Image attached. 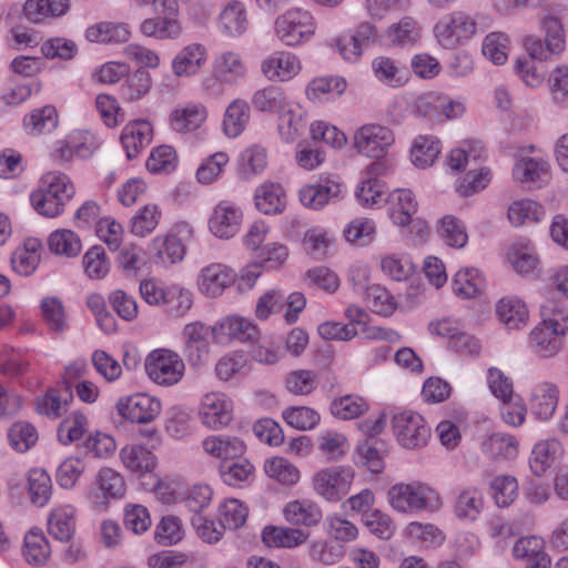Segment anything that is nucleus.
Wrapping results in <instances>:
<instances>
[{
	"label": "nucleus",
	"instance_id": "56",
	"mask_svg": "<svg viewBox=\"0 0 568 568\" xmlns=\"http://www.w3.org/2000/svg\"><path fill=\"white\" fill-rule=\"evenodd\" d=\"M85 274L92 280H101L110 271V262L100 245L90 247L82 257Z\"/></svg>",
	"mask_w": 568,
	"mask_h": 568
},
{
	"label": "nucleus",
	"instance_id": "48",
	"mask_svg": "<svg viewBox=\"0 0 568 568\" xmlns=\"http://www.w3.org/2000/svg\"><path fill=\"white\" fill-rule=\"evenodd\" d=\"M484 508V498L480 490L474 487L463 489L455 503V514L458 518L474 520Z\"/></svg>",
	"mask_w": 568,
	"mask_h": 568
},
{
	"label": "nucleus",
	"instance_id": "63",
	"mask_svg": "<svg viewBox=\"0 0 568 568\" xmlns=\"http://www.w3.org/2000/svg\"><path fill=\"white\" fill-rule=\"evenodd\" d=\"M541 29L545 32L547 50L556 54L561 53L565 50L566 41L560 19L555 16H546L541 20Z\"/></svg>",
	"mask_w": 568,
	"mask_h": 568
},
{
	"label": "nucleus",
	"instance_id": "14",
	"mask_svg": "<svg viewBox=\"0 0 568 568\" xmlns=\"http://www.w3.org/2000/svg\"><path fill=\"white\" fill-rule=\"evenodd\" d=\"M212 335L220 344H227L233 339L252 342L257 338L258 329L250 320L232 315L216 323L212 328Z\"/></svg>",
	"mask_w": 568,
	"mask_h": 568
},
{
	"label": "nucleus",
	"instance_id": "4",
	"mask_svg": "<svg viewBox=\"0 0 568 568\" xmlns=\"http://www.w3.org/2000/svg\"><path fill=\"white\" fill-rule=\"evenodd\" d=\"M145 369L150 379L155 384L172 386L184 376L185 364L176 352L159 348L149 354Z\"/></svg>",
	"mask_w": 568,
	"mask_h": 568
},
{
	"label": "nucleus",
	"instance_id": "30",
	"mask_svg": "<svg viewBox=\"0 0 568 568\" xmlns=\"http://www.w3.org/2000/svg\"><path fill=\"white\" fill-rule=\"evenodd\" d=\"M140 31L143 36L156 40H175L182 33V26L176 18L155 16L144 19Z\"/></svg>",
	"mask_w": 568,
	"mask_h": 568
},
{
	"label": "nucleus",
	"instance_id": "39",
	"mask_svg": "<svg viewBox=\"0 0 568 568\" xmlns=\"http://www.w3.org/2000/svg\"><path fill=\"white\" fill-rule=\"evenodd\" d=\"M285 205V192L278 184H263L255 192V206L264 214L281 213Z\"/></svg>",
	"mask_w": 568,
	"mask_h": 568
},
{
	"label": "nucleus",
	"instance_id": "13",
	"mask_svg": "<svg viewBox=\"0 0 568 568\" xmlns=\"http://www.w3.org/2000/svg\"><path fill=\"white\" fill-rule=\"evenodd\" d=\"M242 210L230 201L219 202L209 219V229L219 239H231L240 231Z\"/></svg>",
	"mask_w": 568,
	"mask_h": 568
},
{
	"label": "nucleus",
	"instance_id": "12",
	"mask_svg": "<svg viewBox=\"0 0 568 568\" xmlns=\"http://www.w3.org/2000/svg\"><path fill=\"white\" fill-rule=\"evenodd\" d=\"M81 372L78 366H70L65 369L63 384L61 387L50 388L47 393L36 400V409L42 415L58 418L65 410L69 400L73 395L71 392V378L77 377Z\"/></svg>",
	"mask_w": 568,
	"mask_h": 568
},
{
	"label": "nucleus",
	"instance_id": "1",
	"mask_svg": "<svg viewBox=\"0 0 568 568\" xmlns=\"http://www.w3.org/2000/svg\"><path fill=\"white\" fill-rule=\"evenodd\" d=\"M387 500L394 510L402 514L435 511L442 506L439 494L420 481L393 485L387 491Z\"/></svg>",
	"mask_w": 568,
	"mask_h": 568
},
{
	"label": "nucleus",
	"instance_id": "38",
	"mask_svg": "<svg viewBox=\"0 0 568 568\" xmlns=\"http://www.w3.org/2000/svg\"><path fill=\"white\" fill-rule=\"evenodd\" d=\"M247 24L246 9L240 1L229 2L220 14V26L226 36H241L246 31Z\"/></svg>",
	"mask_w": 568,
	"mask_h": 568
},
{
	"label": "nucleus",
	"instance_id": "8",
	"mask_svg": "<svg viewBox=\"0 0 568 568\" xmlns=\"http://www.w3.org/2000/svg\"><path fill=\"white\" fill-rule=\"evenodd\" d=\"M354 471L349 467H327L313 477L314 490L328 501L339 500L349 493Z\"/></svg>",
	"mask_w": 568,
	"mask_h": 568
},
{
	"label": "nucleus",
	"instance_id": "6",
	"mask_svg": "<svg viewBox=\"0 0 568 568\" xmlns=\"http://www.w3.org/2000/svg\"><path fill=\"white\" fill-rule=\"evenodd\" d=\"M392 426L398 443L408 449L422 448L430 438V427L416 412L404 410L395 414L392 418Z\"/></svg>",
	"mask_w": 568,
	"mask_h": 568
},
{
	"label": "nucleus",
	"instance_id": "11",
	"mask_svg": "<svg viewBox=\"0 0 568 568\" xmlns=\"http://www.w3.org/2000/svg\"><path fill=\"white\" fill-rule=\"evenodd\" d=\"M210 327L201 322H192L184 326L182 335L184 339L183 353L192 367L200 368L210 359L209 336Z\"/></svg>",
	"mask_w": 568,
	"mask_h": 568
},
{
	"label": "nucleus",
	"instance_id": "29",
	"mask_svg": "<svg viewBox=\"0 0 568 568\" xmlns=\"http://www.w3.org/2000/svg\"><path fill=\"white\" fill-rule=\"evenodd\" d=\"M42 245L37 239H28L22 246L14 250L11 255L12 270L22 276L31 275L40 263Z\"/></svg>",
	"mask_w": 568,
	"mask_h": 568
},
{
	"label": "nucleus",
	"instance_id": "28",
	"mask_svg": "<svg viewBox=\"0 0 568 568\" xmlns=\"http://www.w3.org/2000/svg\"><path fill=\"white\" fill-rule=\"evenodd\" d=\"M310 534L293 527L267 526L263 529L262 539L268 547L294 548L303 545Z\"/></svg>",
	"mask_w": 568,
	"mask_h": 568
},
{
	"label": "nucleus",
	"instance_id": "32",
	"mask_svg": "<svg viewBox=\"0 0 568 568\" xmlns=\"http://www.w3.org/2000/svg\"><path fill=\"white\" fill-rule=\"evenodd\" d=\"M120 458L123 465L132 473L144 475L151 473L156 466V458L143 445H128L120 452Z\"/></svg>",
	"mask_w": 568,
	"mask_h": 568
},
{
	"label": "nucleus",
	"instance_id": "53",
	"mask_svg": "<svg viewBox=\"0 0 568 568\" xmlns=\"http://www.w3.org/2000/svg\"><path fill=\"white\" fill-rule=\"evenodd\" d=\"M51 252L58 255L77 256L81 252L80 237L70 230H57L48 239Z\"/></svg>",
	"mask_w": 568,
	"mask_h": 568
},
{
	"label": "nucleus",
	"instance_id": "22",
	"mask_svg": "<svg viewBox=\"0 0 568 568\" xmlns=\"http://www.w3.org/2000/svg\"><path fill=\"white\" fill-rule=\"evenodd\" d=\"M153 129L150 122L139 120L128 123L121 133V143L128 159L136 158L141 150L151 143Z\"/></svg>",
	"mask_w": 568,
	"mask_h": 568
},
{
	"label": "nucleus",
	"instance_id": "52",
	"mask_svg": "<svg viewBox=\"0 0 568 568\" xmlns=\"http://www.w3.org/2000/svg\"><path fill=\"white\" fill-rule=\"evenodd\" d=\"M278 113V133L281 138L288 143L295 141L306 128V121L302 113L287 106Z\"/></svg>",
	"mask_w": 568,
	"mask_h": 568
},
{
	"label": "nucleus",
	"instance_id": "26",
	"mask_svg": "<svg viewBox=\"0 0 568 568\" xmlns=\"http://www.w3.org/2000/svg\"><path fill=\"white\" fill-rule=\"evenodd\" d=\"M564 334L539 323L529 334V345L541 357L555 356L562 347Z\"/></svg>",
	"mask_w": 568,
	"mask_h": 568
},
{
	"label": "nucleus",
	"instance_id": "41",
	"mask_svg": "<svg viewBox=\"0 0 568 568\" xmlns=\"http://www.w3.org/2000/svg\"><path fill=\"white\" fill-rule=\"evenodd\" d=\"M162 216V210L158 204H146L131 217L130 232L138 237H145L156 230Z\"/></svg>",
	"mask_w": 568,
	"mask_h": 568
},
{
	"label": "nucleus",
	"instance_id": "51",
	"mask_svg": "<svg viewBox=\"0 0 568 568\" xmlns=\"http://www.w3.org/2000/svg\"><path fill=\"white\" fill-rule=\"evenodd\" d=\"M346 89V81L341 77H323L314 79L307 87L310 100L322 101L328 95H341Z\"/></svg>",
	"mask_w": 568,
	"mask_h": 568
},
{
	"label": "nucleus",
	"instance_id": "21",
	"mask_svg": "<svg viewBox=\"0 0 568 568\" xmlns=\"http://www.w3.org/2000/svg\"><path fill=\"white\" fill-rule=\"evenodd\" d=\"M283 516L293 526L312 528L321 523L323 513L321 507L311 499H295L284 506Z\"/></svg>",
	"mask_w": 568,
	"mask_h": 568
},
{
	"label": "nucleus",
	"instance_id": "60",
	"mask_svg": "<svg viewBox=\"0 0 568 568\" xmlns=\"http://www.w3.org/2000/svg\"><path fill=\"white\" fill-rule=\"evenodd\" d=\"M513 555L526 564L548 557L545 551V541L538 536L523 537L517 540L513 547Z\"/></svg>",
	"mask_w": 568,
	"mask_h": 568
},
{
	"label": "nucleus",
	"instance_id": "15",
	"mask_svg": "<svg viewBox=\"0 0 568 568\" xmlns=\"http://www.w3.org/2000/svg\"><path fill=\"white\" fill-rule=\"evenodd\" d=\"M49 535L61 542H69L77 530V508L71 504L54 506L47 518Z\"/></svg>",
	"mask_w": 568,
	"mask_h": 568
},
{
	"label": "nucleus",
	"instance_id": "3",
	"mask_svg": "<svg viewBox=\"0 0 568 568\" xmlns=\"http://www.w3.org/2000/svg\"><path fill=\"white\" fill-rule=\"evenodd\" d=\"M316 30L314 17L310 11L292 8L280 14L274 21L276 38L286 45L295 47L310 40Z\"/></svg>",
	"mask_w": 568,
	"mask_h": 568
},
{
	"label": "nucleus",
	"instance_id": "57",
	"mask_svg": "<svg viewBox=\"0 0 568 568\" xmlns=\"http://www.w3.org/2000/svg\"><path fill=\"white\" fill-rule=\"evenodd\" d=\"M233 459L223 462L220 466L221 476L227 485L237 486L241 483L248 481L253 477L254 466L247 459Z\"/></svg>",
	"mask_w": 568,
	"mask_h": 568
},
{
	"label": "nucleus",
	"instance_id": "18",
	"mask_svg": "<svg viewBox=\"0 0 568 568\" xmlns=\"http://www.w3.org/2000/svg\"><path fill=\"white\" fill-rule=\"evenodd\" d=\"M207 59L206 48L201 43L183 47L172 60V72L178 78H190L199 73Z\"/></svg>",
	"mask_w": 568,
	"mask_h": 568
},
{
	"label": "nucleus",
	"instance_id": "58",
	"mask_svg": "<svg viewBox=\"0 0 568 568\" xmlns=\"http://www.w3.org/2000/svg\"><path fill=\"white\" fill-rule=\"evenodd\" d=\"M8 439L14 450L24 453L37 443L38 432L30 423L17 422L10 427Z\"/></svg>",
	"mask_w": 568,
	"mask_h": 568
},
{
	"label": "nucleus",
	"instance_id": "55",
	"mask_svg": "<svg viewBox=\"0 0 568 568\" xmlns=\"http://www.w3.org/2000/svg\"><path fill=\"white\" fill-rule=\"evenodd\" d=\"M43 320L53 333H62L68 326V320L62 302L57 297H45L41 301Z\"/></svg>",
	"mask_w": 568,
	"mask_h": 568
},
{
	"label": "nucleus",
	"instance_id": "45",
	"mask_svg": "<svg viewBox=\"0 0 568 568\" xmlns=\"http://www.w3.org/2000/svg\"><path fill=\"white\" fill-rule=\"evenodd\" d=\"M440 142L434 136L419 135L414 140L410 156L412 162L425 169L434 164L440 153Z\"/></svg>",
	"mask_w": 568,
	"mask_h": 568
},
{
	"label": "nucleus",
	"instance_id": "40",
	"mask_svg": "<svg viewBox=\"0 0 568 568\" xmlns=\"http://www.w3.org/2000/svg\"><path fill=\"white\" fill-rule=\"evenodd\" d=\"M385 165L382 162H373L367 168L368 178L357 187L356 197L364 205H374L384 194L383 185L377 180V175L385 172Z\"/></svg>",
	"mask_w": 568,
	"mask_h": 568
},
{
	"label": "nucleus",
	"instance_id": "23",
	"mask_svg": "<svg viewBox=\"0 0 568 568\" xmlns=\"http://www.w3.org/2000/svg\"><path fill=\"white\" fill-rule=\"evenodd\" d=\"M202 447L207 455L224 462L242 457L246 450L242 439L227 435L209 436L202 442Z\"/></svg>",
	"mask_w": 568,
	"mask_h": 568
},
{
	"label": "nucleus",
	"instance_id": "2",
	"mask_svg": "<svg viewBox=\"0 0 568 568\" xmlns=\"http://www.w3.org/2000/svg\"><path fill=\"white\" fill-rule=\"evenodd\" d=\"M484 27L475 16L457 10L442 17L434 27L437 42L445 49H455L464 44L478 32H484Z\"/></svg>",
	"mask_w": 568,
	"mask_h": 568
},
{
	"label": "nucleus",
	"instance_id": "62",
	"mask_svg": "<svg viewBox=\"0 0 568 568\" xmlns=\"http://www.w3.org/2000/svg\"><path fill=\"white\" fill-rule=\"evenodd\" d=\"M318 385V375L311 369H297L291 372L286 379V389L295 395H308L313 393Z\"/></svg>",
	"mask_w": 568,
	"mask_h": 568
},
{
	"label": "nucleus",
	"instance_id": "43",
	"mask_svg": "<svg viewBox=\"0 0 568 568\" xmlns=\"http://www.w3.org/2000/svg\"><path fill=\"white\" fill-rule=\"evenodd\" d=\"M58 123L59 115L53 105L36 109L23 120L24 129L33 135L50 133L57 129Z\"/></svg>",
	"mask_w": 568,
	"mask_h": 568
},
{
	"label": "nucleus",
	"instance_id": "17",
	"mask_svg": "<svg viewBox=\"0 0 568 568\" xmlns=\"http://www.w3.org/2000/svg\"><path fill=\"white\" fill-rule=\"evenodd\" d=\"M207 119V110L204 104L190 102L178 105L169 116V123L178 133H191L202 126Z\"/></svg>",
	"mask_w": 568,
	"mask_h": 568
},
{
	"label": "nucleus",
	"instance_id": "25",
	"mask_svg": "<svg viewBox=\"0 0 568 568\" xmlns=\"http://www.w3.org/2000/svg\"><path fill=\"white\" fill-rule=\"evenodd\" d=\"M51 555L48 538L40 528L30 529L23 539L22 557L31 566L40 567L47 564Z\"/></svg>",
	"mask_w": 568,
	"mask_h": 568
},
{
	"label": "nucleus",
	"instance_id": "49",
	"mask_svg": "<svg viewBox=\"0 0 568 568\" xmlns=\"http://www.w3.org/2000/svg\"><path fill=\"white\" fill-rule=\"evenodd\" d=\"M252 104L260 112H280L287 106L286 97L283 90L275 85H267L254 92Z\"/></svg>",
	"mask_w": 568,
	"mask_h": 568
},
{
	"label": "nucleus",
	"instance_id": "34",
	"mask_svg": "<svg viewBox=\"0 0 568 568\" xmlns=\"http://www.w3.org/2000/svg\"><path fill=\"white\" fill-rule=\"evenodd\" d=\"M500 322L510 329H518L528 321V308L518 297H503L496 305Z\"/></svg>",
	"mask_w": 568,
	"mask_h": 568
},
{
	"label": "nucleus",
	"instance_id": "50",
	"mask_svg": "<svg viewBox=\"0 0 568 568\" xmlns=\"http://www.w3.org/2000/svg\"><path fill=\"white\" fill-rule=\"evenodd\" d=\"M28 483L32 504L38 507L45 506L52 493V481L48 473L40 468L31 469Z\"/></svg>",
	"mask_w": 568,
	"mask_h": 568
},
{
	"label": "nucleus",
	"instance_id": "61",
	"mask_svg": "<svg viewBox=\"0 0 568 568\" xmlns=\"http://www.w3.org/2000/svg\"><path fill=\"white\" fill-rule=\"evenodd\" d=\"M542 215V207L532 200L515 201L508 209V219L515 226H520L526 221L538 222Z\"/></svg>",
	"mask_w": 568,
	"mask_h": 568
},
{
	"label": "nucleus",
	"instance_id": "42",
	"mask_svg": "<svg viewBox=\"0 0 568 568\" xmlns=\"http://www.w3.org/2000/svg\"><path fill=\"white\" fill-rule=\"evenodd\" d=\"M130 31L124 23L100 22L89 27L85 38L90 42L123 43L130 38Z\"/></svg>",
	"mask_w": 568,
	"mask_h": 568
},
{
	"label": "nucleus",
	"instance_id": "5",
	"mask_svg": "<svg viewBox=\"0 0 568 568\" xmlns=\"http://www.w3.org/2000/svg\"><path fill=\"white\" fill-rule=\"evenodd\" d=\"M193 236V229L189 223H176L171 232L152 240V251L155 263L170 265L180 262L186 253L185 242Z\"/></svg>",
	"mask_w": 568,
	"mask_h": 568
},
{
	"label": "nucleus",
	"instance_id": "10",
	"mask_svg": "<svg viewBox=\"0 0 568 568\" xmlns=\"http://www.w3.org/2000/svg\"><path fill=\"white\" fill-rule=\"evenodd\" d=\"M199 416L205 427L221 429L226 427L233 418V403L222 392H210L201 399Z\"/></svg>",
	"mask_w": 568,
	"mask_h": 568
},
{
	"label": "nucleus",
	"instance_id": "19",
	"mask_svg": "<svg viewBox=\"0 0 568 568\" xmlns=\"http://www.w3.org/2000/svg\"><path fill=\"white\" fill-rule=\"evenodd\" d=\"M235 280V273L226 265L214 263L202 268L199 287L209 297H216Z\"/></svg>",
	"mask_w": 568,
	"mask_h": 568
},
{
	"label": "nucleus",
	"instance_id": "24",
	"mask_svg": "<svg viewBox=\"0 0 568 568\" xmlns=\"http://www.w3.org/2000/svg\"><path fill=\"white\" fill-rule=\"evenodd\" d=\"M559 399V389L557 385L542 382L534 388L530 399L531 413L541 420L552 417Z\"/></svg>",
	"mask_w": 568,
	"mask_h": 568
},
{
	"label": "nucleus",
	"instance_id": "31",
	"mask_svg": "<svg viewBox=\"0 0 568 568\" xmlns=\"http://www.w3.org/2000/svg\"><path fill=\"white\" fill-rule=\"evenodd\" d=\"M342 193L339 183L327 181L324 184L305 185L300 191V200L306 207L318 210Z\"/></svg>",
	"mask_w": 568,
	"mask_h": 568
},
{
	"label": "nucleus",
	"instance_id": "20",
	"mask_svg": "<svg viewBox=\"0 0 568 568\" xmlns=\"http://www.w3.org/2000/svg\"><path fill=\"white\" fill-rule=\"evenodd\" d=\"M301 70L298 59L290 52H275L264 59L261 71L270 81H287Z\"/></svg>",
	"mask_w": 568,
	"mask_h": 568
},
{
	"label": "nucleus",
	"instance_id": "35",
	"mask_svg": "<svg viewBox=\"0 0 568 568\" xmlns=\"http://www.w3.org/2000/svg\"><path fill=\"white\" fill-rule=\"evenodd\" d=\"M485 277L475 267L459 270L453 280L454 293L463 298H475L485 288Z\"/></svg>",
	"mask_w": 568,
	"mask_h": 568
},
{
	"label": "nucleus",
	"instance_id": "64",
	"mask_svg": "<svg viewBox=\"0 0 568 568\" xmlns=\"http://www.w3.org/2000/svg\"><path fill=\"white\" fill-rule=\"evenodd\" d=\"M219 513L224 528L237 529L245 524L248 509L239 499L230 498L220 506Z\"/></svg>",
	"mask_w": 568,
	"mask_h": 568
},
{
	"label": "nucleus",
	"instance_id": "47",
	"mask_svg": "<svg viewBox=\"0 0 568 568\" xmlns=\"http://www.w3.org/2000/svg\"><path fill=\"white\" fill-rule=\"evenodd\" d=\"M559 452L560 444L555 439L537 443L529 460L532 473L541 476L555 463Z\"/></svg>",
	"mask_w": 568,
	"mask_h": 568
},
{
	"label": "nucleus",
	"instance_id": "54",
	"mask_svg": "<svg viewBox=\"0 0 568 568\" xmlns=\"http://www.w3.org/2000/svg\"><path fill=\"white\" fill-rule=\"evenodd\" d=\"M541 322L557 333L568 332V308L560 302L548 300L540 308Z\"/></svg>",
	"mask_w": 568,
	"mask_h": 568
},
{
	"label": "nucleus",
	"instance_id": "37",
	"mask_svg": "<svg viewBox=\"0 0 568 568\" xmlns=\"http://www.w3.org/2000/svg\"><path fill=\"white\" fill-rule=\"evenodd\" d=\"M251 115L250 104L243 99L232 101L224 113L223 132L229 138L239 136L248 123Z\"/></svg>",
	"mask_w": 568,
	"mask_h": 568
},
{
	"label": "nucleus",
	"instance_id": "36",
	"mask_svg": "<svg viewBox=\"0 0 568 568\" xmlns=\"http://www.w3.org/2000/svg\"><path fill=\"white\" fill-rule=\"evenodd\" d=\"M422 37V27L414 17L405 16L398 22L392 23L386 30L390 43L400 47L413 45Z\"/></svg>",
	"mask_w": 568,
	"mask_h": 568
},
{
	"label": "nucleus",
	"instance_id": "16",
	"mask_svg": "<svg viewBox=\"0 0 568 568\" xmlns=\"http://www.w3.org/2000/svg\"><path fill=\"white\" fill-rule=\"evenodd\" d=\"M550 168L541 158L523 156L515 162L513 178L529 187H540L550 180Z\"/></svg>",
	"mask_w": 568,
	"mask_h": 568
},
{
	"label": "nucleus",
	"instance_id": "9",
	"mask_svg": "<svg viewBox=\"0 0 568 568\" xmlns=\"http://www.w3.org/2000/svg\"><path fill=\"white\" fill-rule=\"evenodd\" d=\"M115 408L121 417L131 423L148 424L160 415L162 405L156 397L136 393L119 398Z\"/></svg>",
	"mask_w": 568,
	"mask_h": 568
},
{
	"label": "nucleus",
	"instance_id": "44",
	"mask_svg": "<svg viewBox=\"0 0 568 568\" xmlns=\"http://www.w3.org/2000/svg\"><path fill=\"white\" fill-rule=\"evenodd\" d=\"M369 408L365 398L358 395H344L334 398L329 405L332 415L342 420L358 418Z\"/></svg>",
	"mask_w": 568,
	"mask_h": 568
},
{
	"label": "nucleus",
	"instance_id": "7",
	"mask_svg": "<svg viewBox=\"0 0 568 568\" xmlns=\"http://www.w3.org/2000/svg\"><path fill=\"white\" fill-rule=\"evenodd\" d=\"M393 131L378 123H368L358 128L353 135L356 151L367 158H382L394 143Z\"/></svg>",
	"mask_w": 568,
	"mask_h": 568
},
{
	"label": "nucleus",
	"instance_id": "46",
	"mask_svg": "<svg viewBox=\"0 0 568 568\" xmlns=\"http://www.w3.org/2000/svg\"><path fill=\"white\" fill-rule=\"evenodd\" d=\"M483 452L493 459H513L517 456L518 446L514 436L495 433L483 443Z\"/></svg>",
	"mask_w": 568,
	"mask_h": 568
},
{
	"label": "nucleus",
	"instance_id": "27",
	"mask_svg": "<svg viewBox=\"0 0 568 568\" xmlns=\"http://www.w3.org/2000/svg\"><path fill=\"white\" fill-rule=\"evenodd\" d=\"M246 72V65L236 52L224 51L215 58L213 74L220 82L233 83L245 78Z\"/></svg>",
	"mask_w": 568,
	"mask_h": 568
},
{
	"label": "nucleus",
	"instance_id": "59",
	"mask_svg": "<svg viewBox=\"0 0 568 568\" xmlns=\"http://www.w3.org/2000/svg\"><path fill=\"white\" fill-rule=\"evenodd\" d=\"M508 260L516 272L524 276H534L538 272L539 260L527 246H513L508 252Z\"/></svg>",
	"mask_w": 568,
	"mask_h": 568
},
{
	"label": "nucleus",
	"instance_id": "33",
	"mask_svg": "<svg viewBox=\"0 0 568 568\" xmlns=\"http://www.w3.org/2000/svg\"><path fill=\"white\" fill-rule=\"evenodd\" d=\"M388 201L392 221L399 226L408 225L417 211V202L412 191L396 190L390 193Z\"/></svg>",
	"mask_w": 568,
	"mask_h": 568
}]
</instances>
